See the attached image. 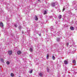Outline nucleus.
<instances>
[{
    "label": "nucleus",
    "instance_id": "f257e3e1",
    "mask_svg": "<svg viewBox=\"0 0 77 77\" xmlns=\"http://www.w3.org/2000/svg\"><path fill=\"white\" fill-rule=\"evenodd\" d=\"M57 3L56 2H52L51 3V6L52 7H54L56 6V5H57Z\"/></svg>",
    "mask_w": 77,
    "mask_h": 77
},
{
    "label": "nucleus",
    "instance_id": "f03ea898",
    "mask_svg": "<svg viewBox=\"0 0 77 77\" xmlns=\"http://www.w3.org/2000/svg\"><path fill=\"white\" fill-rule=\"evenodd\" d=\"M8 54L9 55H11L12 54V52L11 51H8Z\"/></svg>",
    "mask_w": 77,
    "mask_h": 77
},
{
    "label": "nucleus",
    "instance_id": "7ed1b4c3",
    "mask_svg": "<svg viewBox=\"0 0 77 77\" xmlns=\"http://www.w3.org/2000/svg\"><path fill=\"white\" fill-rule=\"evenodd\" d=\"M52 18V17L51 16H48L47 17V18L48 19V20H50V19H51V18Z\"/></svg>",
    "mask_w": 77,
    "mask_h": 77
},
{
    "label": "nucleus",
    "instance_id": "20e7f679",
    "mask_svg": "<svg viewBox=\"0 0 77 77\" xmlns=\"http://www.w3.org/2000/svg\"><path fill=\"white\" fill-rule=\"evenodd\" d=\"M64 64H65V65H67V64L68 63V61L66 60H64Z\"/></svg>",
    "mask_w": 77,
    "mask_h": 77
},
{
    "label": "nucleus",
    "instance_id": "39448f33",
    "mask_svg": "<svg viewBox=\"0 0 77 77\" xmlns=\"http://www.w3.org/2000/svg\"><path fill=\"white\" fill-rule=\"evenodd\" d=\"M17 54H21V52L20 51H17Z\"/></svg>",
    "mask_w": 77,
    "mask_h": 77
},
{
    "label": "nucleus",
    "instance_id": "423d86ee",
    "mask_svg": "<svg viewBox=\"0 0 77 77\" xmlns=\"http://www.w3.org/2000/svg\"><path fill=\"white\" fill-rule=\"evenodd\" d=\"M51 31H53V30H54V29H53V26H51Z\"/></svg>",
    "mask_w": 77,
    "mask_h": 77
},
{
    "label": "nucleus",
    "instance_id": "0eeeda50",
    "mask_svg": "<svg viewBox=\"0 0 77 77\" xmlns=\"http://www.w3.org/2000/svg\"><path fill=\"white\" fill-rule=\"evenodd\" d=\"M0 27H3V23H0Z\"/></svg>",
    "mask_w": 77,
    "mask_h": 77
},
{
    "label": "nucleus",
    "instance_id": "6e6552de",
    "mask_svg": "<svg viewBox=\"0 0 77 77\" xmlns=\"http://www.w3.org/2000/svg\"><path fill=\"white\" fill-rule=\"evenodd\" d=\"M70 29L71 30H74V27L71 26L70 27Z\"/></svg>",
    "mask_w": 77,
    "mask_h": 77
},
{
    "label": "nucleus",
    "instance_id": "1a4fd4ad",
    "mask_svg": "<svg viewBox=\"0 0 77 77\" xmlns=\"http://www.w3.org/2000/svg\"><path fill=\"white\" fill-rule=\"evenodd\" d=\"M35 20L36 21H38V18L36 16H35Z\"/></svg>",
    "mask_w": 77,
    "mask_h": 77
},
{
    "label": "nucleus",
    "instance_id": "9d476101",
    "mask_svg": "<svg viewBox=\"0 0 77 77\" xmlns=\"http://www.w3.org/2000/svg\"><path fill=\"white\" fill-rule=\"evenodd\" d=\"M29 51L31 52H32L33 51V48H30L29 49Z\"/></svg>",
    "mask_w": 77,
    "mask_h": 77
},
{
    "label": "nucleus",
    "instance_id": "9b49d317",
    "mask_svg": "<svg viewBox=\"0 0 77 77\" xmlns=\"http://www.w3.org/2000/svg\"><path fill=\"white\" fill-rule=\"evenodd\" d=\"M52 58L53 60H55V59H56V58H55V57H54V56L53 55L52 56Z\"/></svg>",
    "mask_w": 77,
    "mask_h": 77
},
{
    "label": "nucleus",
    "instance_id": "f8f14e48",
    "mask_svg": "<svg viewBox=\"0 0 77 77\" xmlns=\"http://www.w3.org/2000/svg\"><path fill=\"white\" fill-rule=\"evenodd\" d=\"M39 75H40V77H42V75H43V74H42V73H39Z\"/></svg>",
    "mask_w": 77,
    "mask_h": 77
},
{
    "label": "nucleus",
    "instance_id": "ddd939ff",
    "mask_svg": "<svg viewBox=\"0 0 77 77\" xmlns=\"http://www.w3.org/2000/svg\"><path fill=\"white\" fill-rule=\"evenodd\" d=\"M58 18H59V19H61L62 18V15H59V16L58 17Z\"/></svg>",
    "mask_w": 77,
    "mask_h": 77
},
{
    "label": "nucleus",
    "instance_id": "4468645a",
    "mask_svg": "<svg viewBox=\"0 0 77 77\" xmlns=\"http://www.w3.org/2000/svg\"><path fill=\"white\" fill-rule=\"evenodd\" d=\"M6 63L7 65H9L10 63H9V61H7L6 62Z\"/></svg>",
    "mask_w": 77,
    "mask_h": 77
},
{
    "label": "nucleus",
    "instance_id": "2eb2a0df",
    "mask_svg": "<svg viewBox=\"0 0 77 77\" xmlns=\"http://www.w3.org/2000/svg\"><path fill=\"white\" fill-rule=\"evenodd\" d=\"M11 77H14V74H13V73H11Z\"/></svg>",
    "mask_w": 77,
    "mask_h": 77
},
{
    "label": "nucleus",
    "instance_id": "dca6fc26",
    "mask_svg": "<svg viewBox=\"0 0 77 77\" xmlns=\"http://www.w3.org/2000/svg\"><path fill=\"white\" fill-rule=\"evenodd\" d=\"M44 15H45L47 14V11H45L43 13Z\"/></svg>",
    "mask_w": 77,
    "mask_h": 77
},
{
    "label": "nucleus",
    "instance_id": "f3484780",
    "mask_svg": "<svg viewBox=\"0 0 77 77\" xmlns=\"http://www.w3.org/2000/svg\"><path fill=\"white\" fill-rule=\"evenodd\" d=\"M56 40H57V41H58V42H59V41H60V38H57L56 39Z\"/></svg>",
    "mask_w": 77,
    "mask_h": 77
},
{
    "label": "nucleus",
    "instance_id": "a211bd4d",
    "mask_svg": "<svg viewBox=\"0 0 77 77\" xmlns=\"http://www.w3.org/2000/svg\"><path fill=\"white\" fill-rule=\"evenodd\" d=\"M65 7H63V9L62 12H63L64 11H65Z\"/></svg>",
    "mask_w": 77,
    "mask_h": 77
},
{
    "label": "nucleus",
    "instance_id": "6ab92c4d",
    "mask_svg": "<svg viewBox=\"0 0 77 77\" xmlns=\"http://www.w3.org/2000/svg\"><path fill=\"white\" fill-rule=\"evenodd\" d=\"M49 56V55H48V54H47V56H46V57H47V59H48Z\"/></svg>",
    "mask_w": 77,
    "mask_h": 77
},
{
    "label": "nucleus",
    "instance_id": "aec40b11",
    "mask_svg": "<svg viewBox=\"0 0 77 77\" xmlns=\"http://www.w3.org/2000/svg\"><path fill=\"white\" fill-rule=\"evenodd\" d=\"M72 63H75V60H73L72 61Z\"/></svg>",
    "mask_w": 77,
    "mask_h": 77
},
{
    "label": "nucleus",
    "instance_id": "412c9836",
    "mask_svg": "<svg viewBox=\"0 0 77 77\" xmlns=\"http://www.w3.org/2000/svg\"><path fill=\"white\" fill-rule=\"evenodd\" d=\"M18 28L19 29V30H21V26H20Z\"/></svg>",
    "mask_w": 77,
    "mask_h": 77
},
{
    "label": "nucleus",
    "instance_id": "4be33fe9",
    "mask_svg": "<svg viewBox=\"0 0 77 77\" xmlns=\"http://www.w3.org/2000/svg\"><path fill=\"white\" fill-rule=\"evenodd\" d=\"M74 9H75V10H77V5H76V6L75 7Z\"/></svg>",
    "mask_w": 77,
    "mask_h": 77
},
{
    "label": "nucleus",
    "instance_id": "5701e85b",
    "mask_svg": "<svg viewBox=\"0 0 77 77\" xmlns=\"http://www.w3.org/2000/svg\"><path fill=\"white\" fill-rule=\"evenodd\" d=\"M14 26L15 27H17V24H14Z\"/></svg>",
    "mask_w": 77,
    "mask_h": 77
},
{
    "label": "nucleus",
    "instance_id": "b1692460",
    "mask_svg": "<svg viewBox=\"0 0 77 77\" xmlns=\"http://www.w3.org/2000/svg\"><path fill=\"white\" fill-rule=\"evenodd\" d=\"M1 60L2 62H3V63L4 62V61L3 60V59H1Z\"/></svg>",
    "mask_w": 77,
    "mask_h": 77
},
{
    "label": "nucleus",
    "instance_id": "393cba45",
    "mask_svg": "<svg viewBox=\"0 0 77 77\" xmlns=\"http://www.w3.org/2000/svg\"><path fill=\"white\" fill-rule=\"evenodd\" d=\"M32 72H33V70H32L29 71V72L31 74V73H32Z\"/></svg>",
    "mask_w": 77,
    "mask_h": 77
},
{
    "label": "nucleus",
    "instance_id": "a878e982",
    "mask_svg": "<svg viewBox=\"0 0 77 77\" xmlns=\"http://www.w3.org/2000/svg\"><path fill=\"white\" fill-rule=\"evenodd\" d=\"M69 45V43H67V44H66L67 47H68Z\"/></svg>",
    "mask_w": 77,
    "mask_h": 77
},
{
    "label": "nucleus",
    "instance_id": "bb28decb",
    "mask_svg": "<svg viewBox=\"0 0 77 77\" xmlns=\"http://www.w3.org/2000/svg\"><path fill=\"white\" fill-rule=\"evenodd\" d=\"M47 72H49V70L48 69H47Z\"/></svg>",
    "mask_w": 77,
    "mask_h": 77
},
{
    "label": "nucleus",
    "instance_id": "cd10ccee",
    "mask_svg": "<svg viewBox=\"0 0 77 77\" xmlns=\"http://www.w3.org/2000/svg\"><path fill=\"white\" fill-rule=\"evenodd\" d=\"M39 36H41V34H39Z\"/></svg>",
    "mask_w": 77,
    "mask_h": 77
},
{
    "label": "nucleus",
    "instance_id": "c85d7f7f",
    "mask_svg": "<svg viewBox=\"0 0 77 77\" xmlns=\"http://www.w3.org/2000/svg\"><path fill=\"white\" fill-rule=\"evenodd\" d=\"M38 2H40L41 1V0H38Z\"/></svg>",
    "mask_w": 77,
    "mask_h": 77
},
{
    "label": "nucleus",
    "instance_id": "c756f323",
    "mask_svg": "<svg viewBox=\"0 0 77 77\" xmlns=\"http://www.w3.org/2000/svg\"><path fill=\"white\" fill-rule=\"evenodd\" d=\"M76 24H77V23H76Z\"/></svg>",
    "mask_w": 77,
    "mask_h": 77
}]
</instances>
